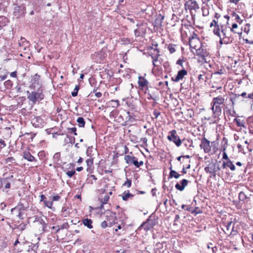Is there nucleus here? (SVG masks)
I'll use <instances>...</instances> for the list:
<instances>
[{
	"mask_svg": "<svg viewBox=\"0 0 253 253\" xmlns=\"http://www.w3.org/2000/svg\"><path fill=\"white\" fill-rule=\"evenodd\" d=\"M195 49L197 55L201 56L203 59H205V58L208 55L206 50L203 48H196Z\"/></svg>",
	"mask_w": 253,
	"mask_h": 253,
	"instance_id": "obj_17",
	"label": "nucleus"
},
{
	"mask_svg": "<svg viewBox=\"0 0 253 253\" xmlns=\"http://www.w3.org/2000/svg\"><path fill=\"white\" fill-rule=\"evenodd\" d=\"M247 198L246 195L243 191H241L239 194V199L240 201H243Z\"/></svg>",
	"mask_w": 253,
	"mask_h": 253,
	"instance_id": "obj_35",
	"label": "nucleus"
},
{
	"mask_svg": "<svg viewBox=\"0 0 253 253\" xmlns=\"http://www.w3.org/2000/svg\"><path fill=\"white\" fill-rule=\"evenodd\" d=\"M168 139L173 141L177 146H180L181 144V141L179 138V137L176 134V132L175 130H173L170 132V134L168 136Z\"/></svg>",
	"mask_w": 253,
	"mask_h": 253,
	"instance_id": "obj_12",
	"label": "nucleus"
},
{
	"mask_svg": "<svg viewBox=\"0 0 253 253\" xmlns=\"http://www.w3.org/2000/svg\"><path fill=\"white\" fill-rule=\"evenodd\" d=\"M205 170L207 173H213V170H212V168L211 167H205Z\"/></svg>",
	"mask_w": 253,
	"mask_h": 253,
	"instance_id": "obj_46",
	"label": "nucleus"
},
{
	"mask_svg": "<svg viewBox=\"0 0 253 253\" xmlns=\"http://www.w3.org/2000/svg\"><path fill=\"white\" fill-rule=\"evenodd\" d=\"M187 74V72L185 69H182L178 72L177 74L172 78L173 81L175 82H178L180 80L183 79L184 77Z\"/></svg>",
	"mask_w": 253,
	"mask_h": 253,
	"instance_id": "obj_13",
	"label": "nucleus"
},
{
	"mask_svg": "<svg viewBox=\"0 0 253 253\" xmlns=\"http://www.w3.org/2000/svg\"><path fill=\"white\" fill-rule=\"evenodd\" d=\"M188 183V180L183 179L181 180L179 183H177L175 184V187L177 190L182 191L184 190L185 187L187 185Z\"/></svg>",
	"mask_w": 253,
	"mask_h": 253,
	"instance_id": "obj_15",
	"label": "nucleus"
},
{
	"mask_svg": "<svg viewBox=\"0 0 253 253\" xmlns=\"http://www.w3.org/2000/svg\"><path fill=\"white\" fill-rule=\"evenodd\" d=\"M25 43L26 44H28V42L26 41V40L24 38H21V42L19 43V45L21 47H22V46L23 47V49L24 50L26 49V47L25 46Z\"/></svg>",
	"mask_w": 253,
	"mask_h": 253,
	"instance_id": "obj_36",
	"label": "nucleus"
},
{
	"mask_svg": "<svg viewBox=\"0 0 253 253\" xmlns=\"http://www.w3.org/2000/svg\"><path fill=\"white\" fill-rule=\"evenodd\" d=\"M107 56V54L103 49H101L98 52H95L92 55V58L95 62L100 63Z\"/></svg>",
	"mask_w": 253,
	"mask_h": 253,
	"instance_id": "obj_9",
	"label": "nucleus"
},
{
	"mask_svg": "<svg viewBox=\"0 0 253 253\" xmlns=\"http://www.w3.org/2000/svg\"><path fill=\"white\" fill-rule=\"evenodd\" d=\"M158 44L157 43H152V46L150 47L149 48L148 54L151 56L152 59V63L154 66V68L152 70V73L157 76L158 71V65L156 63L158 61Z\"/></svg>",
	"mask_w": 253,
	"mask_h": 253,
	"instance_id": "obj_2",
	"label": "nucleus"
},
{
	"mask_svg": "<svg viewBox=\"0 0 253 253\" xmlns=\"http://www.w3.org/2000/svg\"><path fill=\"white\" fill-rule=\"evenodd\" d=\"M31 123L35 127L42 128L44 125L43 119L40 116H36L32 118Z\"/></svg>",
	"mask_w": 253,
	"mask_h": 253,
	"instance_id": "obj_11",
	"label": "nucleus"
},
{
	"mask_svg": "<svg viewBox=\"0 0 253 253\" xmlns=\"http://www.w3.org/2000/svg\"><path fill=\"white\" fill-rule=\"evenodd\" d=\"M108 225V223L107 221L104 220L101 222V227L102 228H105L106 227H107Z\"/></svg>",
	"mask_w": 253,
	"mask_h": 253,
	"instance_id": "obj_57",
	"label": "nucleus"
},
{
	"mask_svg": "<svg viewBox=\"0 0 253 253\" xmlns=\"http://www.w3.org/2000/svg\"><path fill=\"white\" fill-rule=\"evenodd\" d=\"M14 160H15V159H14V158L13 157H8L7 158H6L5 159V162L7 163H12Z\"/></svg>",
	"mask_w": 253,
	"mask_h": 253,
	"instance_id": "obj_59",
	"label": "nucleus"
},
{
	"mask_svg": "<svg viewBox=\"0 0 253 253\" xmlns=\"http://www.w3.org/2000/svg\"><path fill=\"white\" fill-rule=\"evenodd\" d=\"M60 157V153L58 152V153H56L54 154V155L53 156V158L55 160H56L57 161H58L59 160Z\"/></svg>",
	"mask_w": 253,
	"mask_h": 253,
	"instance_id": "obj_60",
	"label": "nucleus"
},
{
	"mask_svg": "<svg viewBox=\"0 0 253 253\" xmlns=\"http://www.w3.org/2000/svg\"><path fill=\"white\" fill-rule=\"evenodd\" d=\"M222 36V39H224L225 38L228 37L227 33H226V30L225 28H223V26L222 25H221V31H220Z\"/></svg>",
	"mask_w": 253,
	"mask_h": 253,
	"instance_id": "obj_32",
	"label": "nucleus"
},
{
	"mask_svg": "<svg viewBox=\"0 0 253 253\" xmlns=\"http://www.w3.org/2000/svg\"><path fill=\"white\" fill-rule=\"evenodd\" d=\"M168 49L170 53H173L175 51V48L172 46V45H169Z\"/></svg>",
	"mask_w": 253,
	"mask_h": 253,
	"instance_id": "obj_51",
	"label": "nucleus"
},
{
	"mask_svg": "<svg viewBox=\"0 0 253 253\" xmlns=\"http://www.w3.org/2000/svg\"><path fill=\"white\" fill-rule=\"evenodd\" d=\"M121 42L125 44H128L131 43V41L130 39L128 38H122Z\"/></svg>",
	"mask_w": 253,
	"mask_h": 253,
	"instance_id": "obj_43",
	"label": "nucleus"
},
{
	"mask_svg": "<svg viewBox=\"0 0 253 253\" xmlns=\"http://www.w3.org/2000/svg\"><path fill=\"white\" fill-rule=\"evenodd\" d=\"M79 88V85H76V86L75 87L74 91L71 93L72 96L76 97L77 96Z\"/></svg>",
	"mask_w": 253,
	"mask_h": 253,
	"instance_id": "obj_34",
	"label": "nucleus"
},
{
	"mask_svg": "<svg viewBox=\"0 0 253 253\" xmlns=\"http://www.w3.org/2000/svg\"><path fill=\"white\" fill-rule=\"evenodd\" d=\"M233 16H234L235 17V19L236 20L237 22H239L240 23V20L241 21V22L242 21V20H241L240 19V16H239V15H238L237 14H236L235 12H234L233 14Z\"/></svg>",
	"mask_w": 253,
	"mask_h": 253,
	"instance_id": "obj_52",
	"label": "nucleus"
},
{
	"mask_svg": "<svg viewBox=\"0 0 253 253\" xmlns=\"http://www.w3.org/2000/svg\"><path fill=\"white\" fill-rule=\"evenodd\" d=\"M184 7L186 10H189L192 15L193 11L196 12L200 8L199 4L196 0H188L185 3Z\"/></svg>",
	"mask_w": 253,
	"mask_h": 253,
	"instance_id": "obj_5",
	"label": "nucleus"
},
{
	"mask_svg": "<svg viewBox=\"0 0 253 253\" xmlns=\"http://www.w3.org/2000/svg\"><path fill=\"white\" fill-rule=\"evenodd\" d=\"M40 76L38 74L31 76L29 88L30 89H43L42 84L40 82Z\"/></svg>",
	"mask_w": 253,
	"mask_h": 253,
	"instance_id": "obj_4",
	"label": "nucleus"
},
{
	"mask_svg": "<svg viewBox=\"0 0 253 253\" xmlns=\"http://www.w3.org/2000/svg\"><path fill=\"white\" fill-rule=\"evenodd\" d=\"M131 185V180L126 178V181L124 184V185L126 186L127 187L129 188Z\"/></svg>",
	"mask_w": 253,
	"mask_h": 253,
	"instance_id": "obj_48",
	"label": "nucleus"
},
{
	"mask_svg": "<svg viewBox=\"0 0 253 253\" xmlns=\"http://www.w3.org/2000/svg\"><path fill=\"white\" fill-rule=\"evenodd\" d=\"M92 147H88L86 150V155L88 157H91L92 156Z\"/></svg>",
	"mask_w": 253,
	"mask_h": 253,
	"instance_id": "obj_45",
	"label": "nucleus"
},
{
	"mask_svg": "<svg viewBox=\"0 0 253 253\" xmlns=\"http://www.w3.org/2000/svg\"><path fill=\"white\" fill-rule=\"evenodd\" d=\"M77 122L78 123L80 127H84L85 125V121L83 117H79L77 120Z\"/></svg>",
	"mask_w": 253,
	"mask_h": 253,
	"instance_id": "obj_30",
	"label": "nucleus"
},
{
	"mask_svg": "<svg viewBox=\"0 0 253 253\" xmlns=\"http://www.w3.org/2000/svg\"><path fill=\"white\" fill-rule=\"evenodd\" d=\"M224 150H225V148L224 149V152H223V155H222V159L225 160L226 161L229 160L230 159H229V158L227 156V154L224 151Z\"/></svg>",
	"mask_w": 253,
	"mask_h": 253,
	"instance_id": "obj_58",
	"label": "nucleus"
},
{
	"mask_svg": "<svg viewBox=\"0 0 253 253\" xmlns=\"http://www.w3.org/2000/svg\"><path fill=\"white\" fill-rule=\"evenodd\" d=\"M68 129L70 130L71 133H73L75 135H77V133L76 132L77 128L76 127H73L72 128H68Z\"/></svg>",
	"mask_w": 253,
	"mask_h": 253,
	"instance_id": "obj_53",
	"label": "nucleus"
},
{
	"mask_svg": "<svg viewBox=\"0 0 253 253\" xmlns=\"http://www.w3.org/2000/svg\"><path fill=\"white\" fill-rule=\"evenodd\" d=\"M69 227V225L67 222H65L63 223L61 227H60V229H61V230L64 229H68Z\"/></svg>",
	"mask_w": 253,
	"mask_h": 253,
	"instance_id": "obj_54",
	"label": "nucleus"
},
{
	"mask_svg": "<svg viewBox=\"0 0 253 253\" xmlns=\"http://www.w3.org/2000/svg\"><path fill=\"white\" fill-rule=\"evenodd\" d=\"M10 76L12 78H17V72L14 71L10 73Z\"/></svg>",
	"mask_w": 253,
	"mask_h": 253,
	"instance_id": "obj_62",
	"label": "nucleus"
},
{
	"mask_svg": "<svg viewBox=\"0 0 253 253\" xmlns=\"http://www.w3.org/2000/svg\"><path fill=\"white\" fill-rule=\"evenodd\" d=\"M220 31H221V26H220L219 25L214 27V29L213 30V32L214 35L217 36L220 38V43L221 44L222 43V36L220 34Z\"/></svg>",
	"mask_w": 253,
	"mask_h": 253,
	"instance_id": "obj_20",
	"label": "nucleus"
},
{
	"mask_svg": "<svg viewBox=\"0 0 253 253\" xmlns=\"http://www.w3.org/2000/svg\"><path fill=\"white\" fill-rule=\"evenodd\" d=\"M238 27V25L236 24V23H234L232 24V28L230 29V31L231 32H233L234 33H238V34H240L239 33H237L236 32H235L234 31V29H236Z\"/></svg>",
	"mask_w": 253,
	"mask_h": 253,
	"instance_id": "obj_56",
	"label": "nucleus"
},
{
	"mask_svg": "<svg viewBox=\"0 0 253 253\" xmlns=\"http://www.w3.org/2000/svg\"><path fill=\"white\" fill-rule=\"evenodd\" d=\"M234 224H235V223H233L232 225L231 231H230V232H229V233H230V235H235L237 234V231L234 230Z\"/></svg>",
	"mask_w": 253,
	"mask_h": 253,
	"instance_id": "obj_44",
	"label": "nucleus"
},
{
	"mask_svg": "<svg viewBox=\"0 0 253 253\" xmlns=\"http://www.w3.org/2000/svg\"><path fill=\"white\" fill-rule=\"evenodd\" d=\"M44 206L47 207V208L49 209H52V206H53V202L52 201H48L47 200L44 201L43 202Z\"/></svg>",
	"mask_w": 253,
	"mask_h": 253,
	"instance_id": "obj_37",
	"label": "nucleus"
},
{
	"mask_svg": "<svg viewBox=\"0 0 253 253\" xmlns=\"http://www.w3.org/2000/svg\"><path fill=\"white\" fill-rule=\"evenodd\" d=\"M23 157L29 162H33L35 160L37 161L35 157L28 151H25L24 152Z\"/></svg>",
	"mask_w": 253,
	"mask_h": 253,
	"instance_id": "obj_22",
	"label": "nucleus"
},
{
	"mask_svg": "<svg viewBox=\"0 0 253 253\" xmlns=\"http://www.w3.org/2000/svg\"><path fill=\"white\" fill-rule=\"evenodd\" d=\"M93 158H89L86 160V164L87 166V169L86 171L87 172H89V173H92L93 167Z\"/></svg>",
	"mask_w": 253,
	"mask_h": 253,
	"instance_id": "obj_18",
	"label": "nucleus"
},
{
	"mask_svg": "<svg viewBox=\"0 0 253 253\" xmlns=\"http://www.w3.org/2000/svg\"><path fill=\"white\" fill-rule=\"evenodd\" d=\"M246 98L252 99L253 101V92L248 94Z\"/></svg>",
	"mask_w": 253,
	"mask_h": 253,
	"instance_id": "obj_64",
	"label": "nucleus"
},
{
	"mask_svg": "<svg viewBox=\"0 0 253 253\" xmlns=\"http://www.w3.org/2000/svg\"><path fill=\"white\" fill-rule=\"evenodd\" d=\"M17 210L18 211H22L25 210L23 204H18L16 207L14 208H12L11 210V212H13L14 211Z\"/></svg>",
	"mask_w": 253,
	"mask_h": 253,
	"instance_id": "obj_27",
	"label": "nucleus"
},
{
	"mask_svg": "<svg viewBox=\"0 0 253 253\" xmlns=\"http://www.w3.org/2000/svg\"><path fill=\"white\" fill-rule=\"evenodd\" d=\"M233 223V221H230L229 222H228L227 224L225 225L226 230L223 231L226 234H228L230 232Z\"/></svg>",
	"mask_w": 253,
	"mask_h": 253,
	"instance_id": "obj_29",
	"label": "nucleus"
},
{
	"mask_svg": "<svg viewBox=\"0 0 253 253\" xmlns=\"http://www.w3.org/2000/svg\"><path fill=\"white\" fill-rule=\"evenodd\" d=\"M82 222L84 226H86L89 229H92L93 228V226L92 225V221L91 219L87 218H84L83 219Z\"/></svg>",
	"mask_w": 253,
	"mask_h": 253,
	"instance_id": "obj_23",
	"label": "nucleus"
},
{
	"mask_svg": "<svg viewBox=\"0 0 253 253\" xmlns=\"http://www.w3.org/2000/svg\"><path fill=\"white\" fill-rule=\"evenodd\" d=\"M180 176L176 171L174 170H171L169 172V176L171 177H174L175 178H178Z\"/></svg>",
	"mask_w": 253,
	"mask_h": 253,
	"instance_id": "obj_31",
	"label": "nucleus"
},
{
	"mask_svg": "<svg viewBox=\"0 0 253 253\" xmlns=\"http://www.w3.org/2000/svg\"><path fill=\"white\" fill-rule=\"evenodd\" d=\"M76 173V171L75 170H71V171H68L66 174L68 176H69L70 178L72 177L74 174Z\"/></svg>",
	"mask_w": 253,
	"mask_h": 253,
	"instance_id": "obj_49",
	"label": "nucleus"
},
{
	"mask_svg": "<svg viewBox=\"0 0 253 253\" xmlns=\"http://www.w3.org/2000/svg\"><path fill=\"white\" fill-rule=\"evenodd\" d=\"M211 109L212 112V117L214 119L213 123H217L219 120V117L221 115L222 112V108L219 105H216L215 103L211 101Z\"/></svg>",
	"mask_w": 253,
	"mask_h": 253,
	"instance_id": "obj_3",
	"label": "nucleus"
},
{
	"mask_svg": "<svg viewBox=\"0 0 253 253\" xmlns=\"http://www.w3.org/2000/svg\"><path fill=\"white\" fill-rule=\"evenodd\" d=\"M224 98L223 96L219 95L217 97H214L212 102L215 103L216 105H221L224 103Z\"/></svg>",
	"mask_w": 253,
	"mask_h": 253,
	"instance_id": "obj_21",
	"label": "nucleus"
},
{
	"mask_svg": "<svg viewBox=\"0 0 253 253\" xmlns=\"http://www.w3.org/2000/svg\"><path fill=\"white\" fill-rule=\"evenodd\" d=\"M138 84L141 87L143 88L144 86L147 85V84H148V82L143 77L140 76L138 78Z\"/></svg>",
	"mask_w": 253,
	"mask_h": 253,
	"instance_id": "obj_24",
	"label": "nucleus"
},
{
	"mask_svg": "<svg viewBox=\"0 0 253 253\" xmlns=\"http://www.w3.org/2000/svg\"><path fill=\"white\" fill-rule=\"evenodd\" d=\"M133 195L129 192V191L124 192L122 195V199L124 201H127L129 197H133Z\"/></svg>",
	"mask_w": 253,
	"mask_h": 253,
	"instance_id": "obj_26",
	"label": "nucleus"
},
{
	"mask_svg": "<svg viewBox=\"0 0 253 253\" xmlns=\"http://www.w3.org/2000/svg\"><path fill=\"white\" fill-rule=\"evenodd\" d=\"M196 41V42H199V40L197 34L195 32H193L191 36L189 38V44L190 47L193 49H196V45H194L193 43V41Z\"/></svg>",
	"mask_w": 253,
	"mask_h": 253,
	"instance_id": "obj_14",
	"label": "nucleus"
},
{
	"mask_svg": "<svg viewBox=\"0 0 253 253\" xmlns=\"http://www.w3.org/2000/svg\"><path fill=\"white\" fill-rule=\"evenodd\" d=\"M234 122H235L237 126L239 127H245L244 120H241V119L235 118L234 120Z\"/></svg>",
	"mask_w": 253,
	"mask_h": 253,
	"instance_id": "obj_28",
	"label": "nucleus"
},
{
	"mask_svg": "<svg viewBox=\"0 0 253 253\" xmlns=\"http://www.w3.org/2000/svg\"><path fill=\"white\" fill-rule=\"evenodd\" d=\"M111 214H113V215H112V216L113 218V220L112 222H109V224L110 226H111L113 224H115L116 221L117 220V219H116V217L115 216V214L114 213H111Z\"/></svg>",
	"mask_w": 253,
	"mask_h": 253,
	"instance_id": "obj_47",
	"label": "nucleus"
},
{
	"mask_svg": "<svg viewBox=\"0 0 253 253\" xmlns=\"http://www.w3.org/2000/svg\"><path fill=\"white\" fill-rule=\"evenodd\" d=\"M4 85L7 88H10L12 86V83L10 80H7L4 83Z\"/></svg>",
	"mask_w": 253,
	"mask_h": 253,
	"instance_id": "obj_41",
	"label": "nucleus"
},
{
	"mask_svg": "<svg viewBox=\"0 0 253 253\" xmlns=\"http://www.w3.org/2000/svg\"><path fill=\"white\" fill-rule=\"evenodd\" d=\"M27 90V99L31 102L32 105H35L37 102H40L44 97L43 89H31Z\"/></svg>",
	"mask_w": 253,
	"mask_h": 253,
	"instance_id": "obj_1",
	"label": "nucleus"
},
{
	"mask_svg": "<svg viewBox=\"0 0 253 253\" xmlns=\"http://www.w3.org/2000/svg\"><path fill=\"white\" fill-rule=\"evenodd\" d=\"M217 25H218V21L213 19L210 24V27H212L213 26L215 27Z\"/></svg>",
	"mask_w": 253,
	"mask_h": 253,
	"instance_id": "obj_55",
	"label": "nucleus"
},
{
	"mask_svg": "<svg viewBox=\"0 0 253 253\" xmlns=\"http://www.w3.org/2000/svg\"><path fill=\"white\" fill-rule=\"evenodd\" d=\"M125 160L127 164H133L136 168H139L143 165V161L138 162L137 159L135 157L131 156L129 155L125 156Z\"/></svg>",
	"mask_w": 253,
	"mask_h": 253,
	"instance_id": "obj_8",
	"label": "nucleus"
},
{
	"mask_svg": "<svg viewBox=\"0 0 253 253\" xmlns=\"http://www.w3.org/2000/svg\"><path fill=\"white\" fill-rule=\"evenodd\" d=\"M109 199V196L108 195H105L104 197L101 199L100 202L103 204H106L107 203V202L108 201Z\"/></svg>",
	"mask_w": 253,
	"mask_h": 253,
	"instance_id": "obj_39",
	"label": "nucleus"
},
{
	"mask_svg": "<svg viewBox=\"0 0 253 253\" xmlns=\"http://www.w3.org/2000/svg\"><path fill=\"white\" fill-rule=\"evenodd\" d=\"M8 22L7 18L3 16H0V27L6 25Z\"/></svg>",
	"mask_w": 253,
	"mask_h": 253,
	"instance_id": "obj_25",
	"label": "nucleus"
},
{
	"mask_svg": "<svg viewBox=\"0 0 253 253\" xmlns=\"http://www.w3.org/2000/svg\"><path fill=\"white\" fill-rule=\"evenodd\" d=\"M111 105L113 107H117L120 105V102L118 100H112L111 101Z\"/></svg>",
	"mask_w": 253,
	"mask_h": 253,
	"instance_id": "obj_42",
	"label": "nucleus"
},
{
	"mask_svg": "<svg viewBox=\"0 0 253 253\" xmlns=\"http://www.w3.org/2000/svg\"><path fill=\"white\" fill-rule=\"evenodd\" d=\"M227 168H229L232 171H234L236 169L235 166L230 160L223 162L222 168L225 169Z\"/></svg>",
	"mask_w": 253,
	"mask_h": 253,
	"instance_id": "obj_16",
	"label": "nucleus"
},
{
	"mask_svg": "<svg viewBox=\"0 0 253 253\" xmlns=\"http://www.w3.org/2000/svg\"><path fill=\"white\" fill-rule=\"evenodd\" d=\"M200 147L204 150L205 153H208L211 151V142L205 137L202 139Z\"/></svg>",
	"mask_w": 253,
	"mask_h": 253,
	"instance_id": "obj_10",
	"label": "nucleus"
},
{
	"mask_svg": "<svg viewBox=\"0 0 253 253\" xmlns=\"http://www.w3.org/2000/svg\"><path fill=\"white\" fill-rule=\"evenodd\" d=\"M202 14L203 16H207L209 15V12L207 8L205 7H202Z\"/></svg>",
	"mask_w": 253,
	"mask_h": 253,
	"instance_id": "obj_40",
	"label": "nucleus"
},
{
	"mask_svg": "<svg viewBox=\"0 0 253 253\" xmlns=\"http://www.w3.org/2000/svg\"><path fill=\"white\" fill-rule=\"evenodd\" d=\"M228 114L232 116V117H238V116H237L236 113V111H235L234 108H232V109H230V110H228Z\"/></svg>",
	"mask_w": 253,
	"mask_h": 253,
	"instance_id": "obj_38",
	"label": "nucleus"
},
{
	"mask_svg": "<svg viewBox=\"0 0 253 253\" xmlns=\"http://www.w3.org/2000/svg\"><path fill=\"white\" fill-rule=\"evenodd\" d=\"M26 12V8L24 4L18 5V4H14L13 14L17 18H20L25 15Z\"/></svg>",
	"mask_w": 253,
	"mask_h": 253,
	"instance_id": "obj_6",
	"label": "nucleus"
},
{
	"mask_svg": "<svg viewBox=\"0 0 253 253\" xmlns=\"http://www.w3.org/2000/svg\"><path fill=\"white\" fill-rule=\"evenodd\" d=\"M137 29L134 30V35L136 37H143L146 32V23L140 22L136 24Z\"/></svg>",
	"mask_w": 253,
	"mask_h": 253,
	"instance_id": "obj_7",
	"label": "nucleus"
},
{
	"mask_svg": "<svg viewBox=\"0 0 253 253\" xmlns=\"http://www.w3.org/2000/svg\"><path fill=\"white\" fill-rule=\"evenodd\" d=\"M127 116L126 117V120L127 122H129L130 123L134 122L138 120L137 117L134 115L133 113H131L129 111L126 112Z\"/></svg>",
	"mask_w": 253,
	"mask_h": 253,
	"instance_id": "obj_19",
	"label": "nucleus"
},
{
	"mask_svg": "<svg viewBox=\"0 0 253 253\" xmlns=\"http://www.w3.org/2000/svg\"><path fill=\"white\" fill-rule=\"evenodd\" d=\"M60 197L59 196H58V195L54 196L52 198V202L53 201H58L60 200Z\"/></svg>",
	"mask_w": 253,
	"mask_h": 253,
	"instance_id": "obj_61",
	"label": "nucleus"
},
{
	"mask_svg": "<svg viewBox=\"0 0 253 253\" xmlns=\"http://www.w3.org/2000/svg\"><path fill=\"white\" fill-rule=\"evenodd\" d=\"M40 223L42 225V230L43 232H45L46 231V228L47 226V224L45 223V222L42 219H41L39 220Z\"/></svg>",
	"mask_w": 253,
	"mask_h": 253,
	"instance_id": "obj_33",
	"label": "nucleus"
},
{
	"mask_svg": "<svg viewBox=\"0 0 253 253\" xmlns=\"http://www.w3.org/2000/svg\"><path fill=\"white\" fill-rule=\"evenodd\" d=\"M0 144L2 145V147H0L1 149L6 146V143L5 141L1 139H0Z\"/></svg>",
	"mask_w": 253,
	"mask_h": 253,
	"instance_id": "obj_63",
	"label": "nucleus"
},
{
	"mask_svg": "<svg viewBox=\"0 0 253 253\" xmlns=\"http://www.w3.org/2000/svg\"><path fill=\"white\" fill-rule=\"evenodd\" d=\"M250 24H247L244 28V31L247 34H248L250 32Z\"/></svg>",
	"mask_w": 253,
	"mask_h": 253,
	"instance_id": "obj_50",
	"label": "nucleus"
}]
</instances>
